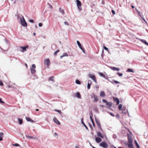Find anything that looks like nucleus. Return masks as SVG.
<instances>
[{"label": "nucleus", "mask_w": 148, "mask_h": 148, "mask_svg": "<svg viewBox=\"0 0 148 148\" xmlns=\"http://www.w3.org/2000/svg\"><path fill=\"white\" fill-rule=\"evenodd\" d=\"M53 121L56 124L58 125H60V123L56 117H54L53 119Z\"/></svg>", "instance_id": "obj_8"}, {"label": "nucleus", "mask_w": 148, "mask_h": 148, "mask_svg": "<svg viewBox=\"0 0 148 148\" xmlns=\"http://www.w3.org/2000/svg\"><path fill=\"white\" fill-rule=\"evenodd\" d=\"M117 74L119 76H121L123 75L122 73H120L119 72L117 73Z\"/></svg>", "instance_id": "obj_32"}, {"label": "nucleus", "mask_w": 148, "mask_h": 148, "mask_svg": "<svg viewBox=\"0 0 148 148\" xmlns=\"http://www.w3.org/2000/svg\"><path fill=\"white\" fill-rule=\"evenodd\" d=\"M33 35L34 36H36V34L35 33H34Z\"/></svg>", "instance_id": "obj_63"}, {"label": "nucleus", "mask_w": 148, "mask_h": 148, "mask_svg": "<svg viewBox=\"0 0 148 148\" xmlns=\"http://www.w3.org/2000/svg\"><path fill=\"white\" fill-rule=\"evenodd\" d=\"M100 96L101 97H104L106 96V94L104 91H102L100 92Z\"/></svg>", "instance_id": "obj_12"}, {"label": "nucleus", "mask_w": 148, "mask_h": 148, "mask_svg": "<svg viewBox=\"0 0 148 148\" xmlns=\"http://www.w3.org/2000/svg\"><path fill=\"white\" fill-rule=\"evenodd\" d=\"M53 77H50L49 79V80L51 81H53Z\"/></svg>", "instance_id": "obj_31"}, {"label": "nucleus", "mask_w": 148, "mask_h": 148, "mask_svg": "<svg viewBox=\"0 0 148 148\" xmlns=\"http://www.w3.org/2000/svg\"><path fill=\"white\" fill-rule=\"evenodd\" d=\"M92 94L94 99V101L97 102L98 100V99L97 96L95 95L93 93H92Z\"/></svg>", "instance_id": "obj_11"}, {"label": "nucleus", "mask_w": 148, "mask_h": 148, "mask_svg": "<svg viewBox=\"0 0 148 148\" xmlns=\"http://www.w3.org/2000/svg\"><path fill=\"white\" fill-rule=\"evenodd\" d=\"M99 146L104 148H108V145L105 142H102L99 144Z\"/></svg>", "instance_id": "obj_2"}, {"label": "nucleus", "mask_w": 148, "mask_h": 148, "mask_svg": "<svg viewBox=\"0 0 148 148\" xmlns=\"http://www.w3.org/2000/svg\"><path fill=\"white\" fill-rule=\"evenodd\" d=\"M122 104H120L119 105V106H118V108H119V110H122L121 108H122Z\"/></svg>", "instance_id": "obj_29"}, {"label": "nucleus", "mask_w": 148, "mask_h": 148, "mask_svg": "<svg viewBox=\"0 0 148 148\" xmlns=\"http://www.w3.org/2000/svg\"><path fill=\"white\" fill-rule=\"evenodd\" d=\"M95 121H96V123L97 124V125H98V127H99V129L101 130L102 131V130L101 127V125L100 124V121H99V120H98V119H95Z\"/></svg>", "instance_id": "obj_7"}, {"label": "nucleus", "mask_w": 148, "mask_h": 148, "mask_svg": "<svg viewBox=\"0 0 148 148\" xmlns=\"http://www.w3.org/2000/svg\"><path fill=\"white\" fill-rule=\"evenodd\" d=\"M83 118H82V119H81V122H82V123L83 124V125L85 127L86 129L87 130H88V127H87V126L86 125L84 124V123L83 122Z\"/></svg>", "instance_id": "obj_19"}, {"label": "nucleus", "mask_w": 148, "mask_h": 148, "mask_svg": "<svg viewBox=\"0 0 148 148\" xmlns=\"http://www.w3.org/2000/svg\"><path fill=\"white\" fill-rule=\"evenodd\" d=\"M54 134H55V136H58V134H57V133H56V132H55Z\"/></svg>", "instance_id": "obj_59"}, {"label": "nucleus", "mask_w": 148, "mask_h": 148, "mask_svg": "<svg viewBox=\"0 0 148 148\" xmlns=\"http://www.w3.org/2000/svg\"><path fill=\"white\" fill-rule=\"evenodd\" d=\"M38 25H39V27H41L42 26V23H39Z\"/></svg>", "instance_id": "obj_48"}, {"label": "nucleus", "mask_w": 148, "mask_h": 148, "mask_svg": "<svg viewBox=\"0 0 148 148\" xmlns=\"http://www.w3.org/2000/svg\"><path fill=\"white\" fill-rule=\"evenodd\" d=\"M99 75L100 76L103 77L104 78H105V79H107L105 75L103 74V73H99Z\"/></svg>", "instance_id": "obj_24"}, {"label": "nucleus", "mask_w": 148, "mask_h": 148, "mask_svg": "<svg viewBox=\"0 0 148 148\" xmlns=\"http://www.w3.org/2000/svg\"><path fill=\"white\" fill-rule=\"evenodd\" d=\"M95 140L97 143H99L101 141V139L100 138L97 137L95 138Z\"/></svg>", "instance_id": "obj_13"}, {"label": "nucleus", "mask_w": 148, "mask_h": 148, "mask_svg": "<svg viewBox=\"0 0 148 148\" xmlns=\"http://www.w3.org/2000/svg\"><path fill=\"white\" fill-rule=\"evenodd\" d=\"M82 49H81L82 50V52L84 53H85V51L83 49V48H82Z\"/></svg>", "instance_id": "obj_56"}, {"label": "nucleus", "mask_w": 148, "mask_h": 148, "mask_svg": "<svg viewBox=\"0 0 148 148\" xmlns=\"http://www.w3.org/2000/svg\"><path fill=\"white\" fill-rule=\"evenodd\" d=\"M4 136V134L2 132L0 133V137H3Z\"/></svg>", "instance_id": "obj_41"}, {"label": "nucleus", "mask_w": 148, "mask_h": 148, "mask_svg": "<svg viewBox=\"0 0 148 148\" xmlns=\"http://www.w3.org/2000/svg\"><path fill=\"white\" fill-rule=\"evenodd\" d=\"M36 66L35 64H33L32 65V67L31 68H33L34 69H35Z\"/></svg>", "instance_id": "obj_42"}, {"label": "nucleus", "mask_w": 148, "mask_h": 148, "mask_svg": "<svg viewBox=\"0 0 148 148\" xmlns=\"http://www.w3.org/2000/svg\"><path fill=\"white\" fill-rule=\"evenodd\" d=\"M89 143L90 145L92 147V146H93L89 142Z\"/></svg>", "instance_id": "obj_62"}, {"label": "nucleus", "mask_w": 148, "mask_h": 148, "mask_svg": "<svg viewBox=\"0 0 148 148\" xmlns=\"http://www.w3.org/2000/svg\"><path fill=\"white\" fill-rule=\"evenodd\" d=\"M110 114L112 116H114V115L112 113L110 112Z\"/></svg>", "instance_id": "obj_52"}, {"label": "nucleus", "mask_w": 148, "mask_h": 148, "mask_svg": "<svg viewBox=\"0 0 148 148\" xmlns=\"http://www.w3.org/2000/svg\"><path fill=\"white\" fill-rule=\"evenodd\" d=\"M92 81L91 80H88V83H89V84H92Z\"/></svg>", "instance_id": "obj_46"}, {"label": "nucleus", "mask_w": 148, "mask_h": 148, "mask_svg": "<svg viewBox=\"0 0 148 148\" xmlns=\"http://www.w3.org/2000/svg\"><path fill=\"white\" fill-rule=\"evenodd\" d=\"M137 12L138 13V14H139V16L141 17V14H140V12L139 11H137Z\"/></svg>", "instance_id": "obj_53"}, {"label": "nucleus", "mask_w": 148, "mask_h": 148, "mask_svg": "<svg viewBox=\"0 0 148 148\" xmlns=\"http://www.w3.org/2000/svg\"><path fill=\"white\" fill-rule=\"evenodd\" d=\"M106 104L108 106V107H110L112 106V103L111 102H108Z\"/></svg>", "instance_id": "obj_22"}, {"label": "nucleus", "mask_w": 148, "mask_h": 148, "mask_svg": "<svg viewBox=\"0 0 148 148\" xmlns=\"http://www.w3.org/2000/svg\"><path fill=\"white\" fill-rule=\"evenodd\" d=\"M91 85V84H89V83H88L87 88L88 89H90Z\"/></svg>", "instance_id": "obj_36"}, {"label": "nucleus", "mask_w": 148, "mask_h": 148, "mask_svg": "<svg viewBox=\"0 0 148 148\" xmlns=\"http://www.w3.org/2000/svg\"><path fill=\"white\" fill-rule=\"evenodd\" d=\"M63 56H64V57L68 56V54L66 53H64L63 54Z\"/></svg>", "instance_id": "obj_35"}, {"label": "nucleus", "mask_w": 148, "mask_h": 148, "mask_svg": "<svg viewBox=\"0 0 148 148\" xmlns=\"http://www.w3.org/2000/svg\"><path fill=\"white\" fill-rule=\"evenodd\" d=\"M76 2L77 3V5L78 7V8L79 10H82L81 8L80 7L81 6V2L79 0H76Z\"/></svg>", "instance_id": "obj_6"}, {"label": "nucleus", "mask_w": 148, "mask_h": 148, "mask_svg": "<svg viewBox=\"0 0 148 148\" xmlns=\"http://www.w3.org/2000/svg\"><path fill=\"white\" fill-rule=\"evenodd\" d=\"M64 24L66 25V26H69V23L67 22H64Z\"/></svg>", "instance_id": "obj_34"}, {"label": "nucleus", "mask_w": 148, "mask_h": 148, "mask_svg": "<svg viewBox=\"0 0 148 148\" xmlns=\"http://www.w3.org/2000/svg\"><path fill=\"white\" fill-rule=\"evenodd\" d=\"M26 137L27 138H33V137H32L30 136H26Z\"/></svg>", "instance_id": "obj_45"}, {"label": "nucleus", "mask_w": 148, "mask_h": 148, "mask_svg": "<svg viewBox=\"0 0 148 148\" xmlns=\"http://www.w3.org/2000/svg\"><path fill=\"white\" fill-rule=\"evenodd\" d=\"M103 48H104V49L105 50H106L107 51H108V50H109V49H108L107 48V47H106L105 46H103Z\"/></svg>", "instance_id": "obj_44"}, {"label": "nucleus", "mask_w": 148, "mask_h": 148, "mask_svg": "<svg viewBox=\"0 0 148 148\" xmlns=\"http://www.w3.org/2000/svg\"><path fill=\"white\" fill-rule=\"evenodd\" d=\"M75 148H79V146L77 145L75 146Z\"/></svg>", "instance_id": "obj_57"}, {"label": "nucleus", "mask_w": 148, "mask_h": 148, "mask_svg": "<svg viewBox=\"0 0 148 148\" xmlns=\"http://www.w3.org/2000/svg\"><path fill=\"white\" fill-rule=\"evenodd\" d=\"M44 64H46L48 68H49V66L50 65V62L49 58H47L45 60Z\"/></svg>", "instance_id": "obj_4"}, {"label": "nucleus", "mask_w": 148, "mask_h": 148, "mask_svg": "<svg viewBox=\"0 0 148 148\" xmlns=\"http://www.w3.org/2000/svg\"><path fill=\"white\" fill-rule=\"evenodd\" d=\"M102 101L104 103H106V104L108 103V101H107V100H105V99H103L102 100Z\"/></svg>", "instance_id": "obj_40"}, {"label": "nucleus", "mask_w": 148, "mask_h": 148, "mask_svg": "<svg viewBox=\"0 0 148 148\" xmlns=\"http://www.w3.org/2000/svg\"><path fill=\"white\" fill-rule=\"evenodd\" d=\"M136 39L137 40H140L142 42H143V43L145 44V45H147L148 46V43H147V42H146V41L145 40H143V39H140L138 38H136Z\"/></svg>", "instance_id": "obj_9"}, {"label": "nucleus", "mask_w": 148, "mask_h": 148, "mask_svg": "<svg viewBox=\"0 0 148 148\" xmlns=\"http://www.w3.org/2000/svg\"><path fill=\"white\" fill-rule=\"evenodd\" d=\"M31 72L32 73H34L36 72V70L35 69L31 68Z\"/></svg>", "instance_id": "obj_21"}, {"label": "nucleus", "mask_w": 148, "mask_h": 148, "mask_svg": "<svg viewBox=\"0 0 148 148\" xmlns=\"http://www.w3.org/2000/svg\"><path fill=\"white\" fill-rule=\"evenodd\" d=\"M55 110L56 111V112H58L61 115H62V113L61 111L59 110H57L56 109H55Z\"/></svg>", "instance_id": "obj_25"}, {"label": "nucleus", "mask_w": 148, "mask_h": 148, "mask_svg": "<svg viewBox=\"0 0 148 148\" xmlns=\"http://www.w3.org/2000/svg\"><path fill=\"white\" fill-rule=\"evenodd\" d=\"M63 57H64V56H63V55L61 56H60V58H62Z\"/></svg>", "instance_id": "obj_60"}, {"label": "nucleus", "mask_w": 148, "mask_h": 148, "mask_svg": "<svg viewBox=\"0 0 148 148\" xmlns=\"http://www.w3.org/2000/svg\"><path fill=\"white\" fill-rule=\"evenodd\" d=\"M97 135L98 136H99L102 138H103V136L99 132H97Z\"/></svg>", "instance_id": "obj_18"}, {"label": "nucleus", "mask_w": 148, "mask_h": 148, "mask_svg": "<svg viewBox=\"0 0 148 148\" xmlns=\"http://www.w3.org/2000/svg\"><path fill=\"white\" fill-rule=\"evenodd\" d=\"M113 137L114 138H116V135H115V134H114V135H113Z\"/></svg>", "instance_id": "obj_54"}, {"label": "nucleus", "mask_w": 148, "mask_h": 148, "mask_svg": "<svg viewBox=\"0 0 148 148\" xmlns=\"http://www.w3.org/2000/svg\"><path fill=\"white\" fill-rule=\"evenodd\" d=\"M18 120L19 122V123L20 125L22 124L23 123V120L22 119H18Z\"/></svg>", "instance_id": "obj_26"}, {"label": "nucleus", "mask_w": 148, "mask_h": 148, "mask_svg": "<svg viewBox=\"0 0 148 148\" xmlns=\"http://www.w3.org/2000/svg\"><path fill=\"white\" fill-rule=\"evenodd\" d=\"M114 82L115 83H116V84H118V83H120V82H118L117 81H116V80H114Z\"/></svg>", "instance_id": "obj_50"}, {"label": "nucleus", "mask_w": 148, "mask_h": 148, "mask_svg": "<svg viewBox=\"0 0 148 148\" xmlns=\"http://www.w3.org/2000/svg\"><path fill=\"white\" fill-rule=\"evenodd\" d=\"M128 145L130 148H133L132 143H128Z\"/></svg>", "instance_id": "obj_17"}, {"label": "nucleus", "mask_w": 148, "mask_h": 148, "mask_svg": "<svg viewBox=\"0 0 148 148\" xmlns=\"http://www.w3.org/2000/svg\"><path fill=\"white\" fill-rule=\"evenodd\" d=\"M142 18V19L146 23H147V22L146 21V20H145V19L143 18V17H141Z\"/></svg>", "instance_id": "obj_55"}, {"label": "nucleus", "mask_w": 148, "mask_h": 148, "mask_svg": "<svg viewBox=\"0 0 148 148\" xmlns=\"http://www.w3.org/2000/svg\"><path fill=\"white\" fill-rule=\"evenodd\" d=\"M135 143L137 148H140V146L136 140H135Z\"/></svg>", "instance_id": "obj_23"}, {"label": "nucleus", "mask_w": 148, "mask_h": 148, "mask_svg": "<svg viewBox=\"0 0 148 148\" xmlns=\"http://www.w3.org/2000/svg\"><path fill=\"white\" fill-rule=\"evenodd\" d=\"M132 139L131 138H129V140L128 141V143H132Z\"/></svg>", "instance_id": "obj_37"}, {"label": "nucleus", "mask_w": 148, "mask_h": 148, "mask_svg": "<svg viewBox=\"0 0 148 148\" xmlns=\"http://www.w3.org/2000/svg\"><path fill=\"white\" fill-rule=\"evenodd\" d=\"M77 44L78 45V46L79 47V48L81 49H82V48H82V47L80 43L79 42V41H77Z\"/></svg>", "instance_id": "obj_20"}, {"label": "nucleus", "mask_w": 148, "mask_h": 148, "mask_svg": "<svg viewBox=\"0 0 148 148\" xmlns=\"http://www.w3.org/2000/svg\"><path fill=\"white\" fill-rule=\"evenodd\" d=\"M76 83L78 84H80V82L78 80H76L75 81Z\"/></svg>", "instance_id": "obj_30"}, {"label": "nucleus", "mask_w": 148, "mask_h": 148, "mask_svg": "<svg viewBox=\"0 0 148 148\" xmlns=\"http://www.w3.org/2000/svg\"><path fill=\"white\" fill-rule=\"evenodd\" d=\"M116 116L117 117H119V114L116 115Z\"/></svg>", "instance_id": "obj_64"}, {"label": "nucleus", "mask_w": 148, "mask_h": 148, "mask_svg": "<svg viewBox=\"0 0 148 148\" xmlns=\"http://www.w3.org/2000/svg\"><path fill=\"white\" fill-rule=\"evenodd\" d=\"M20 23L21 25L23 27H26L27 26V24L23 17L20 18Z\"/></svg>", "instance_id": "obj_1"}, {"label": "nucleus", "mask_w": 148, "mask_h": 148, "mask_svg": "<svg viewBox=\"0 0 148 148\" xmlns=\"http://www.w3.org/2000/svg\"><path fill=\"white\" fill-rule=\"evenodd\" d=\"M127 71L128 72H131L132 73L134 72V71H133L132 69H128Z\"/></svg>", "instance_id": "obj_28"}, {"label": "nucleus", "mask_w": 148, "mask_h": 148, "mask_svg": "<svg viewBox=\"0 0 148 148\" xmlns=\"http://www.w3.org/2000/svg\"><path fill=\"white\" fill-rule=\"evenodd\" d=\"M90 119L91 121H92V124L94 126H95V124H94V121H93L91 116H90Z\"/></svg>", "instance_id": "obj_27"}, {"label": "nucleus", "mask_w": 148, "mask_h": 148, "mask_svg": "<svg viewBox=\"0 0 148 148\" xmlns=\"http://www.w3.org/2000/svg\"><path fill=\"white\" fill-rule=\"evenodd\" d=\"M89 77L92 79L95 83H97V81L94 75H92L91 74H90L88 75Z\"/></svg>", "instance_id": "obj_3"}, {"label": "nucleus", "mask_w": 148, "mask_h": 148, "mask_svg": "<svg viewBox=\"0 0 148 148\" xmlns=\"http://www.w3.org/2000/svg\"><path fill=\"white\" fill-rule=\"evenodd\" d=\"M29 21L31 23H33L34 22V21L32 19H30L29 20Z\"/></svg>", "instance_id": "obj_43"}, {"label": "nucleus", "mask_w": 148, "mask_h": 148, "mask_svg": "<svg viewBox=\"0 0 148 148\" xmlns=\"http://www.w3.org/2000/svg\"><path fill=\"white\" fill-rule=\"evenodd\" d=\"M12 145L14 146L15 147H17V146H19V145L17 144V143H15L14 144H12Z\"/></svg>", "instance_id": "obj_33"}, {"label": "nucleus", "mask_w": 148, "mask_h": 148, "mask_svg": "<svg viewBox=\"0 0 148 148\" xmlns=\"http://www.w3.org/2000/svg\"><path fill=\"white\" fill-rule=\"evenodd\" d=\"M59 10H60V12H61V13L63 14H64V12L63 10L62 9H61L60 8Z\"/></svg>", "instance_id": "obj_38"}, {"label": "nucleus", "mask_w": 148, "mask_h": 148, "mask_svg": "<svg viewBox=\"0 0 148 148\" xmlns=\"http://www.w3.org/2000/svg\"><path fill=\"white\" fill-rule=\"evenodd\" d=\"M2 137H0V141H1L2 140H3Z\"/></svg>", "instance_id": "obj_58"}, {"label": "nucleus", "mask_w": 148, "mask_h": 148, "mask_svg": "<svg viewBox=\"0 0 148 148\" xmlns=\"http://www.w3.org/2000/svg\"><path fill=\"white\" fill-rule=\"evenodd\" d=\"M28 47V46H26L25 47H20L19 51L21 52H24L26 51V48Z\"/></svg>", "instance_id": "obj_5"}, {"label": "nucleus", "mask_w": 148, "mask_h": 148, "mask_svg": "<svg viewBox=\"0 0 148 148\" xmlns=\"http://www.w3.org/2000/svg\"><path fill=\"white\" fill-rule=\"evenodd\" d=\"M26 119L27 121L30 122H34V121L32 119H31L29 117H26Z\"/></svg>", "instance_id": "obj_15"}, {"label": "nucleus", "mask_w": 148, "mask_h": 148, "mask_svg": "<svg viewBox=\"0 0 148 148\" xmlns=\"http://www.w3.org/2000/svg\"><path fill=\"white\" fill-rule=\"evenodd\" d=\"M49 7H50L51 8H52V6L51 5H49Z\"/></svg>", "instance_id": "obj_61"}, {"label": "nucleus", "mask_w": 148, "mask_h": 148, "mask_svg": "<svg viewBox=\"0 0 148 148\" xmlns=\"http://www.w3.org/2000/svg\"><path fill=\"white\" fill-rule=\"evenodd\" d=\"M112 12L113 14H115V12L114 10H112Z\"/></svg>", "instance_id": "obj_51"}, {"label": "nucleus", "mask_w": 148, "mask_h": 148, "mask_svg": "<svg viewBox=\"0 0 148 148\" xmlns=\"http://www.w3.org/2000/svg\"><path fill=\"white\" fill-rule=\"evenodd\" d=\"M114 100H115V101H116V105H117L119 104V99L117 98L116 97L115 98H114Z\"/></svg>", "instance_id": "obj_16"}, {"label": "nucleus", "mask_w": 148, "mask_h": 148, "mask_svg": "<svg viewBox=\"0 0 148 148\" xmlns=\"http://www.w3.org/2000/svg\"><path fill=\"white\" fill-rule=\"evenodd\" d=\"M0 85H1V86H3V83L1 81H0Z\"/></svg>", "instance_id": "obj_47"}, {"label": "nucleus", "mask_w": 148, "mask_h": 148, "mask_svg": "<svg viewBox=\"0 0 148 148\" xmlns=\"http://www.w3.org/2000/svg\"><path fill=\"white\" fill-rule=\"evenodd\" d=\"M110 68L113 71H119V69L114 67L110 66Z\"/></svg>", "instance_id": "obj_10"}, {"label": "nucleus", "mask_w": 148, "mask_h": 148, "mask_svg": "<svg viewBox=\"0 0 148 148\" xmlns=\"http://www.w3.org/2000/svg\"><path fill=\"white\" fill-rule=\"evenodd\" d=\"M0 102L2 103H4V102L2 101V99L1 98H0Z\"/></svg>", "instance_id": "obj_49"}, {"label": "nucleus", "mask_w": 148, "mask_h": 148, "mask_svg": "<svg viewBox=\"0 0 148 148\" xmlns=\"http://www.w3.org/2000/svg\"><path fill=\"white\" fill-rule=\"evenodd\" d=\"M59 51V50H58L57 51H56L54 53V55H56L57 54L58 52Z\"/></svg>", "instance_id": "obj_39"}, {"label": "nucleus", "mask_w": 148, "mask_h": 148, "mask_svg": "<svg viewBox=\"0 0 148 148\" xmlns=\"http://www.w3.org/2000/svg\"><path fill=\"white\" fill-rule=\"evenodd\" d=\"M76 96L79 99L81 98V95L79 92H77L76 93Z\"/></svg>", "instance_id": "obj_14"}]
</instances>
